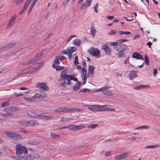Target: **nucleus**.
I'll return each instance as SVG.
<instances>
[{
	"mask_svg": "<svg viewBox=\"0 0 160 160\" xmlns=\"http://www.w3.org/2000/svg\"><path fill=\"white\" fill-rule=\"evenodd\" d=\"M9 103L8 102H4L3 103H2L1 105V106L3 108L5 106L8 107L9 106Z\"/></svg>",
	"mask_w": 160,
	"mask_h": 160,
	"instance_id": "nucleus-51",
	"label": "nucleus"
},
{
	"mask_svg": "<svg viewBox=\"0 0 160 160\" xmlns=\"http://www.w3.org/2000/svg\"><path fill=\"white\" fill-rule=\"evenodd\" d=\"M75 49V47H70L69 49L68 50V52H69L70 53H72L75 52L74 49Z\"/></svg>",
	"mask_w": 160,
	"mask_h": 160,
	"instance_id": "nucleus-48",
	"label": "nucleus"
},
{
	"mask_svg": "<svg viewBox=\"0 0 160 160\" xmlns=\"http://www.w3.org/2000/svg\"><path fill=\"white\" fill-rule=\"evenodd\" d=\"M39 114L34 113L33 112H31L28 113V115L29 117L33 118L38 119Z\"/></svg>",
	"mask_w": 160,
	"mask_h": 160,
	"instance_id": "nucleus-23",
	"label": "nucleus"
},
{
	"mask_svg": "<svg viewBox=\"0 0 160 160\" xmlns=\"http://www.w3.org/2000/svg\"><path fill=\"white\" fill-rule=\"evenodd\" d=\"M37 71L36 69H35V68L34 67H33L32 68L30 69L28 72H23L21 75L25 74L26 75H27L28 74H32L33 73Z\"/></svg>",
	"mask_w": 160,
	"mask_h": 160,
	"instance_id": "nucleus-20",
	"label": "nucleus"
},
{
	"mask_svg": "<svg viewBox=\"0 0 160 160\" xmlns=\"http://www.w3.org/2000/svg\"><path fill=\"white\" fill-rule=\"evenodd\" d=\"M144 58L145 62L146 63V64L147 65H149V60L148 57L146 55H145L144 56Z\"/></svg>",
	"mask_w": 160,
	"mask_h": 160,
	"instance_id": "nucleus-45",
	"label": "nucleus"
},
{
	"mask_svg": "<svg viewBox=\"0 0 160 160\" xmlns=\"http://www.w3.org/2000/svg\"><path fill=\"white\" fill-rule=\"evenodd\" d=\"M18 108L17 107H12L8 108V110L12 112H15L18 109Z\"/></svg>",
	"mask_w": 160,
	"mask_h": 160,
	"instance_id": "nucleus-27",
	"label": "nucleus"
},
{
	"mask_svg": "<svg viewBox=\"0 0 160 160\" xmlns=\"http://www.w3.org/2000/svg\"><path fill=\"white\" fill-rule=\"evenodd\" d=\"M16 156L15 159L17 160H25L28 151L26 147L21 143L17 144L16 146Z\"/></svg>",
	"mask_w": 160,
	"mask_h": 160,
	"instance_id": "nucleus-1",
	"label": "nucleus"
},
{
	"mask_svg": "<svg viewBox=\"0 0 160 160\" xmlns=\"http://www.w3.org/2000/svg\"><path fill=\"white\" fill-rule=\"evenodd\" d=\"M43 62H41L40 63H39V64L36 66H34L36 69L37 71L41 67H42L43 65Z\"/></svg>",
	"mask_w": 160,
	"mask_h": 160,
	"instance_id": "nucleus-32",
	"label": "nucleus"
},
{
	"mask_svg": "<svg viewBox=\"0 0 160 160\" xmlns=\"http://www.w3.org/2000/svg\"><path fill=\"white\" fill-rule=\"evenodd\" d=\"M31 1L30 0H27L26 2L25 3L24 6L23 8L26 9L28 7L29 5L30 4L31 2Z\"/></svg>",
	"mask_w": 160,
	"mask_h": 160,
	"instance_id": "nucleus-33",
	"label": "nucleus"
},
{
	"mask_svg": "<svg viewBox=\"0 0 160 160\" xmlns=\"http://www.w3.org/2000/svg\"><path fill=\"white\" fill-rule=\"evenodd\" d=\"M24 0H14V2L17 5H20L23 1Z\"/></svg>",
	"mask_w": 160,
	"mask_h": 160,
	"instance_id": "nucleus-41",
	"label": "nucleus"
},
{
	"mask_svg": "<svg viewBox=\"0 0 160 160\" xmlns=\"http://www.w3.org/2000/svg\"><path fill=\"white\" fill-rule=\"evenodd\" d=\"M115 158L116 160H121L122 159L120 155L115 156Z\"/></svg>",
	"mask_w": 160,
	"mask_h": 160,
	"instance_id": "nucleus-59",
	"label": "nucleus"
},
{
	"mask_svg": "<svg viewBox=\"0 0 160 160\" xmlns=\"http://www.w3.org/2000/svg\"><path fill=\"white\" fill-rule=\"evenodd\" d=\"M81 42V41L78 38H76L73 41V43L78 47L80 46Z\"/></svg>",
	"mask_w": 160,
	"mask_h": 160,
	"instance_id": "nucleus-26",
	"label": "nucleus"
},
{
	"mask_svg": "<svg viewBox=\"0 0 160 160\" xmlns=\"http://www.w3.org/2000/svg\"><path fill=\"white\" fill-rule=\"evenodd\" d=\"M78 63V56H76L75 58V60L74 61V64L75 65H76Z\"/></svg>",
	"mask_w": 160,
	"mask_h": 160,
	"instance_id": "nucleus-55",
	"label": "nucleus"
},
{
	"mask_svg": "<svg viewBox=\"0 0 160 160\" xmlns=\"http://www.w3.org/2000/svg\"><path fill=\"white\" fill-rule=\"evenodd\" d=\"M116 32L115 31H114L113 30H111L109 33H108L109 35H117L116 34Z\"/></svg>",
	"mask_w": 160,
	"mask_h": 160,
	"instance_id": "nucleus-53",
	"label": "nucleus"
},
{
	"mask_svg": "<svg viewBox=\"0 0 160 160\" xmlns=\"http://www.w3.org/2000/svg\"><path fill=\"white\" fill-rule=\"evenodd\" d=\"M92 2V0H86L84 3L81 6V9L84 10L86 8H88L91 5Z\"/></svg>",
	"mask_w": 160,
	"mask_h": 160,
	"instance_id": "nucleus-14",
	"label": "nucleus"
},
{
	"mask_svg": "<svg viewBox=\"0 0 160 160\" xmlns=\"http://www.w3.org/2000/svg\"><path fill=\"white\" fill-rule=\"evenodd\" d=\"M113 48L116 51L118 52V53H117V55L118 57L120 58L124 56V51L128 49L125 45L122 44H118V45L117 46V47H113Z\"/></svg>",
	"mask_w": 160,
	"mask_h": 160,
	"instance_id": "nucleus-4",
	"label": "nucleus"
},
{
	"mask_svg": "<svg viewBox=\"0 0 160 160\" xmlns=\"http://www.w3.org/2000/svg\"><path fill=\"white\" fill-rule=\"evenodd\" d=\"M46 85V83L43 82H38L37 84L36 87L44 90H48L49 89V87Z\"/></svg>",
	"mask_w": 160,
	"mask_h": 160,
	"instance_id": "nucleus-11",
	"label": "nucleus"
},
{
	"mask_svg": "<svg viewBox=\"0 0 160 160\" xmlns=\"http://www.w3.org/2000/svg\"><path fill=\"white\" fill-rule=\"evenodd\" d=\"M60 56H56L55 58L53 63L52 65V67L53 68H55V65L56 64L58 65L60 63Z\"/></svg>",
	"mask_w": 160,
	"mask_h": 160,
	"instance_id": "nucleus-22",
	"label": "nucleus"
},
{
	"mask_svg": "<svg viewBox=\"0 0 160 160\" xmlns=\"http://www.w3.org/2000/svg\"><path fill=\"white\" fill-rule=\"evenodd\" d=\"M55 69L57 71H61L64 68V67H61L59 66L56 65V66L55 65Z\"/></svg>",
	"mask_w": 160,
	"mask_h": 160,
	"instance_id": "nucleus-42",
	"label": "nucleus"
},
{
	"mask_svg": "<svg viewBox=\"0 0 160 160\" xmlns=\"http://www.w3.org/2000/svg\"><path fill=\"white\" fill-rule=\"evenodd\" d=\"M86 71L84 67H82V69L81 76H86Z\"/></svg>",
	"mask_w": 160,
	"mask_h": 160,
	"instance_id": "nucleus-39",
	"label": "nucleus"
},
{
	"mask_svg": "<svg viewBox=\"0 0 160 160\" xmlns=\"http://www.w3.org/2000/svg\"><path fill=\"white\" fill-rule=\"evenodd\" d=\"M149 128V127L147 125H145V126H141L138 128H137V129H143V128L148 129V128Z\"/></svg>",
	"mask_w": 160,
	"mask_h": 160,
	"instance_id": "nucleus-54",
	"label": "nucleus"
},
{
	"mask_svg": "<svg viewBox=\"0 0 160 160\" xmlns=\"http://www.w3.org/2000/svg\"><path fill=\"white\" fill-rule=\"evenodd\" d=\"M77 37V36L76 35H72L71 36H70V38H69L68 40H67L68 42H69L71 40V39L72 38H74V37Z\"/></svg>",
	"mask_w": 160,
	"mask_h": 160,
	"instance_id": "nucleus-61",
	"label": "nucleus"
},
{
	"mask_svg": "<svg viewBox=\"0 0 160 160\" xmlns=\"http://www.w3.org/2000/svg\"><path fill=\"white\" fill-rule=\"evenodd\" d=\"M50 118V116L48 115H45L44 114H39L38 119H42L45 120H49Z\"/></svg>",
	"mask_w": 160,
	"mask_h": 160,
	"instance_id": "nucleus-19",
	"label": "nucleus"
},
{
	"mask_svg": "<svg viewBox=\"0 0 160 160\" xmlns=\"http://www.w3.org/2000/svg\"><path fill=\"white\" fill-rule=\"evenodd\" d=\"M132 57L133 58H136L137 59H141L142 60L144 59L142 55L138 52L133 53L132 55Z\"/></svg>",
	"mask_w": 160,
	"mask_h": 160,
	"instance_id": "nucleus-17",
	"label": "nucleus"
},
{
	"mask_svg": "<svg viewBox=\"0 0 160 160\" xmlns=\"http://www.w3.org/2000/svg\"><path fill=\"white\" fill-rule=\"evenodd\" d=\"M103 94L109 96H112L113 95V93L112 92H111L110 91L108 90L105 91L104 92Z\"/></svg>",
	"mask_w": 160,
	"mask_h": 160,
	"instance_id": "nucleus-34",
	"label": "nucleus"
},
{
	"mask_svg": "<svg viewBox=\"0 0 160 160\" xmlns=\"http://www.w3.org/2000/svg\"><path fill=\"white\" fill-rule=\"evenodd\" d=\"M98 4L97 3L94 7V8L95 10V12L97 13L98 12L97 8H98Z\"/></svg>",
	"mask_w": 160,
	"mask_h": 160,
	"instance_id": "nucleus-60",
	"label": "nucleus"
},
{
	"mask_svg": "<svg viewBox=\"0 0 160 160\" xmlns=\"http://www.w3.org/2000/svg\"><path fill=\"white\" fill-rule=\"evenodd\" d=\"M129 154L128 152H125L123 153V154L120 155L122 158H125L128 157Z\"/></svg>",
	"mask_w": 160,
	"mask_h": 160,
	"instance_id": "nucleus-46",
	"label": "nucleus"
},
{
	"mask_svg": "<svg viewBox=\"0 0 160 160\" xmlns=\"http://www.w3.org/2000/svg\"><path fill=\"white\" fill-rule=\"evenodd\" d=\"M129 76L130 80H133L137 77L136 72L133 70L131 71L130 72L129 74Z\"/></svg>",
	"mask_w": 160,
	"mask_h": 160,
	"instance_id": "nucleus-18",
	"label": "nucleus"
},
{
	"mask_svg": "<svg viewBox=\"0 0 160 160\" xmlns=\"http://www.w3.org/2000/svg\"><path fill=\"white\" fill-rule=\"evenodd\" d=\"M90 32L91 36L93 38H94L96 34L97 31L94 26L92 25H91Z\"/></svg>",
	"mask_w": 160,
	"mask_h": 160,
	"instance_id": "nucleus-21",
	"label": "nucleus"
},
{
	"mask_svg": "<svg viewBox=\"0 0 160 160\" xmlns=\"http://www.w3.org/2000/svg\"><path fill=\"white\" fill-rule=\"evenodd\" d=\"M102 49L105 51L106 53L108 55H111V50L110 48L106 45L104 44L102 45Z\"/></svg>",
	"mask_w": 160,
	"mask_h": 160,
	"instance_id": "nucleus-16",
	"label": "nucleus"
},
{
	"mask_svg": "<svg viewBox=\"0 0 160 160\" xmlns=\"http://www.w3.org/2000/svg\"><path fill=\"white\" fill-rule=\"evenodd\" d=\"M76 84L74 85L73 88V91H76L78 90L81 86V83L79 81H77Z\"/></svg>",
	"mask_w": 160,
	"mask_h": 160,
	"instance_id": "nucleus-24",
	"label": "nucleus"
},
{
	"mask_svg": "<svg viewBox=\"0 0 160 160\" xmlns=\"http://www.w3.org/2000/svg\"><path fill=\"white\" fill-rule=\"evenodd\" d=\"M16 44V42H12L8 43L6 46L2 47L0 49V52L3 50H5L7 49H10L14 47Z\"/></svg>",
	"mask_w": 160,
	"mask_h": 160,
	"instance_id": "nucleus-12",
	"label": "nucleus"
},
{
	"mask_svg": "<svg viewBox=\"0 0 160 160\" xmlns=\"http://www.w3.org/2000/svg\"><path fill=\"white\" fill-rule=\"evenodd\" d=\"M98 126V124H92L88 126V128L89 129H92L93 128H95L97 127Z\"/></svg>",
	"mask_w": 160,
	"mask_h": 160,
	"instance_id": "nucleus-47",
	"label": "nucleus"
},
{
	"mask_svg": "<svg viewBox=\"0 0 160 160\" xmlns=\"http://www.w3.org/2000/svg\"><path fill=\"white\" fill-rule=\"evenodd\" d=\"M17 17V16L15 14L12 15L10 17L8 20L6 27V28L7 29L10 28L12 27L14 25L16 22Z\"/></svg>",
	"mask_w": 160,
	"mask_h": 160,
	"instance_id": "nucleus-9",
	"label": "nucleus"
},
{
	"mask_svg": "<svg viewBox=\"0 0 160 160\" xmlns=\"http://www.w3.org/2000/svg\"><path fill=\"white\" fill-rule=\"evenodd\" d=\"M68 128L72 130L76 131V125H70L68 126Z\"/></svg>",
	"mask_w": 160,
	"mask_h": 160,
	"instance_id": "nucleus-38",
	"label": "nucleus"
},
{
	"mask_svg": "<svg viewBox=\"0 0 160 160\" xmlns=\"http://www.w3.org/2000/svg\"><path fill=\"white\" fill-rule=\"evenodd\" d=\"M40 95H39V93H36L33 97L34 98H40Z\"/></svg>",
	"mask_w": 160,
	"mask_h": 160,
	"instance_id": "nucleus-64",
	"label": "nucleus"
},
{
	"mask_svg": "<svg viewBox=\"0 0 160 160\" xmlns=\"http://www.w3.org/2000/svg\"><path fill=\"white\" fill-rule=\"evenodd\" d=\"M70 1L69 0H62V4L63 6H65L67 5L68 3V2Z\"/></svg>",
	"mask_w": 160,
	"mask_h": 160,
	"instance_id": "nucleus-56",
	"label": "nucleus"
},
{
	"mask_svg": "<svg viewBox=\"0 0 160 160\" xmlns=\"http://www.w3.org/2000/svg\"><path fill=\"white\" fill-rule=\"evenodd\" d=\"M24 99L26 100V101L28 102H33L35 101V99L33 97L31 98H25Z\"/></svg>",
	"mask_w": 160,
	"mask_h": 160,
	"instance_id": "nucleus-35",
	"label": "nucleus"
},
{
	"mask_svg": "<svg viewBox=\"0 0 160 160\" xmlns=\"http://www.w3.org/2000/svg\"><path fill=\"white\" fill-rule=\"evenodd\" d=\"M112 151L107 152L105 153V156L107 157L110 156L112 155Z\"/></svg>",
	"mask_w": 160,
	"mask_h": 160,
	"instance_id": "nucleus-58",
	"label": "nucleus"
},
{
	"mask_svg": "<svg viewBox=\"0 0 160 160\" xmlns=\"http://www.w3.org/2000/svg\"><path fill=\"white\" fill-rule=\"evenodd\" d=\"M56 112H70L69 108L67 107H64L59 108L54 110Z\"/></svg>",
	"mask_w": 160,
	"mask_h": 160,
	"instance_id": "nucleus-15",
	"label": "nucleus"
},
{
	"mask_svg": "<svg viewBox=\"0 0 160 160\" xmlns=\"http://www.w3.org/2000/svg\"><path fill=\"white\" fill-rule=\"evenodd\" d=\"M70 110V112L71 111H73V112H81L82 111V109L77 108H69Z\"/></svg>",
	"mask_w": 160,
	"mask_h": 160,
	"instance_id": "nucleus-30",
	"label": "nucleus"
},
{
	"mask_svg": "<svg viewBox=\"0 0 160 160\" xmlns=\"http://www.w3.org/2000/svg\"><path fill=\"white\" fill-rule=\"evenodd\" d=\"M118 42H110V44L112 46H114V47H116L118 45Z\"/></svg>",
	"mask_w": 160,
	"mask_h": 160,
	"instance_id": "nucleus-52",
	"label": "nucleus"
},
{
	"mask_svg": "<svg viewBox=\"0 0 160 160\" xmlns=\"http://www.w3.org/2000/svg\"><path fill=\"white\" fill-rule=\"evenodd\" d=\"M39 95H40V98H44L47 96L46 93L43 92H42L39 93Z\"/></svg>",
	"mask_w": 160,
	"mask_h": 160,
	"instance_id": "nucleus-43",
	"label": "nucleus"
},
{
	"mask_svg": "<svg viewBox=\"0 0 160 160\" xmlns=\"http://www.w3.org/2000/svg\"><path fill=\"white\" fill-rule=\"evenodd\" d=\"M29 92L28 91V92H25L24 93H22L21 92L19 93H17V92H15L14 93V95L16 97H18L21 96H23V94H27Z\"/></svg>",
	"mask_w": 160,
	"mask_h": 160,
	"instance_id": "nucleus-29",
	"label": "nucleus"
},
{
	"mask_svg": "<svg viewBox=\"0 0 160 160\" xmlns=\"http://www.w3.org/2000/svg\"><path fill=\"white\" fill-rule=\"evenodd\" d=\"M90 53L95 58H98L100 57V51L98 49L91 48L89 50Z\"/></svg>",
	"mask_w": 160,
	"mask_h": 160,
	"instance_id": "nucleus-10",
	"label": "nucleus"
},
{
	"mask_svg": "<svg viewBox=\"0 0 160 160\" xmlns=\"http://www.w3.org/2000/svg\"><path fill=\"white\" fill-rule=\"evenodd\" d=\"M29 150H30L32 152L30 154L27 155L26 158H25V160H32L33 159L38 158L40 155L37 153H36L34 152V150L31 148H29Z\"/></svg>",
	"mask_w": 160,
	"mask_h": 160,
	"instance_id": "nucleus-8",
	"label": "nucleus"
},
{
	"mask_svg": "<svg viewBox=\"0 0 160 160\" xmlns=\"http://www.w3.org/2000/svg\"><path fill=\"white\" fill-rule=\"evenodd\" d=\"M159 146V145L156 144V145H152L149 146H147L145 148H156Z\"/></svg>",
	"mask_w": 160,
	"mask_h": 160,
	"instance_id": "nucleus-28",
	"label": "nucleus"
},
{
	"mask_svg": "<svg viewBox=\"0 0 160 160\" xmlns=\"http://www.w3.org/2000/svg\"><path fill=\"white\" fill-rule=\"evenodd\" d=\"M95 67L92 65L89 66L88 74L90 75H93Z\"/></svg>",
	"mask_w": 160,
	"mask_h": 160,
	"instance_id": "nucleus-25",
	"label": "nucleus"
},
{
	"mask_svg": "<svg viewBox=\"0 0 160 160\" xmlns=\"http://www.w3.org/2000/svg\"><path fill=\"white\" fill-rule=\"evenodd\" d=\"M90 91V90L89 89L87 88H82L81 89L79 92H82L83 93L86 92L87 91L88 92H89Z\"/></svg>",
	"mask_w": 160,
	"mask_h": 160,
	"instance_id": "nucleus-50",
	"label": "nucleus"
},
{
	"mask_svg": "<svg viewBox=\"0 0 160 160\" xmlns=\"http://www.w3.org/2000/svg\"><path fill=\"white\" fill-rule=\"evenodd\" d=\"M85 126L84 125L81 124L79 125H76V130H80L84 128Z\"/></svg>",
	"mask_w": 160,
	"mask_h": 160,
	"instance_id": "nucleus-36",
	"label": "nucleus"
},
{
	"mask_svg": "<svg viewBox=\"0 0 160 160\" xmlns=\"http://www.w3.org/2000/svg\"><path fill=\"white\" fill-rule=\"evenodd\" d=\"M72 118H68L65 117H62L61 118V121L62 122H68L71 120H72Z\"/></svg>",
	"mask_w": 160,
	"mask_h": 160,
	"instance_id": "nucleus-31",
	"label": "nucleus"
},
{
	"mask_svg": "<svg viewBox=\"0 0 160 160\" xmlns=\"http://www.w3.org/2000/svg\"><path fill=\"white\" fill-rule=\"evenodd\" d=\"M51 136L55 139L58 138L60 137L59 135L53 133H51Z\"/></svg>",
	"mask_w": 160,
	"mask_h": 160,
	"instance_id": "nucleus-44",
	"label": "nucleus"
},
{
	"mask_svg": "<svg viewBox=\"0 0 160 160\" xmlns=\"http://www.w3.org/2000/svg\"><path fill=\"white\" fill-rule=\"evenodd\" d=\"M131 33V32H130L125 31L124 32L122 31H120L119 32V34L120 35H122L123 34L128 35Z\"/></svg>",
	"mask_w": 160,
	"mask_h": 160,
	"instance_id": "nucleus-40",
	"label": "nucleus"
},
{
	"mask_svg": "<svg viewBox=\"0 0 160 160\" xmlns=\"http://www.w3.org/2000/svg\"><path fill=\"white\" fill-rule=\"evenodd\" d=\"M140 37V34H136L134 36L133 38V39H136L138 38H139Z\"/></svg>",
	"mask_w": 160,
	"mask_h": 160,
	"instance_id": "nucleus-63",
	"label": "nucleus"
},
{
	"mask_svg": "<svg viewBox=\"0 0 160 160\" xmlns=\"http://www.w3.org/2000/svg\"><path fill=\"white\" fill-rule=\"evenodd\" d=\"M12 114H11L10 113L7 112L5 113H2V117H5V116H8L10 115H11Z\"/></svg>",
	"mask_w": 160,
	"mask_h": 160,
	"instance_id": "nucleus-57",
	"label": "nucleus"
},
{
	"mask_svg": "<svg viewBox=\"0 0 160 160\" xmlns=\"http://www.w3.org/2000/svg\"><path fill=\"white\" fill-rule=\"evenodd\" d=\"M68 69H65L61 72L60 75V79L59 80L60 84L62 86H65L66 85V80L67 78H68L69 76L67 74L68 73Z\"/></svg>",
	"mask_w": 160,
	"mask_h": 160,
	"instance_id": "nucleus-6",
	"label": "nucleus"
},
{
	"mask_svg": "<svg viewBox=\"0 0 160 160\" xmlns=\"http://www.w3.org/2000/svg\"><path fill=\"white\" fill-rule=\"evenodd\" d=\"M5 134L8 137L16 140H21L22 138V137L20 135L9 131L5 132Z\"/></svg>",
	"mask_w": 160,
	"mask_h": 160,
	"instance_id": "nucleus-7",
	"label": "nucleus"
},
{
	"mask_svg": "<svg viewBox=\"0 0 160 160\" xmlns=\"http://www.w3.org/2000/svg\"><path fill=\"white\" fill-rule=\"evenodd\" d=\"M42 56L41 53H37L34 57L30 58L27 61L23 62L19 64L21 66L31 64L35 62L38 60L40 59Z\"/></svg>",
	"mask_w": 160,
	"mask_h": 160,
	"instance_id": "nucleus-3",
	"label": "nucleus"
},
{
	"mask_svg": "<svg viewBox=\"0 0 160 160\" xmlns=\"http://www.w3.org/2000/svg\"><path fill=\"white\" fill-rule=\"evenodd\" d=\"M129 40L127 39L126 38L120 39L118 40L117 41L119 43H121L123 42H124L126 41H128Z\"/></svg>",
	"mask_w": 160,
	"mask_h": 160,
	"instance_id": "nucleus-49",
	"label": "nucleus"
},
{
	"mask_svg": "<svg viewBox=\"0 0 160 160\" xmlns=\"http://www.w3.org/2000/svg\"><path fill=\"white\" fill-rule=\"evenodd\" d=\"M68 76L69 77H68V78H67L66 80L67 82V84L68 85H69L72 84V82L71 81V80L77 81L78 80L77 78L73 75H68Z\"/></svg>",
	"mask_w": 160,
	"mask_h": 160,
	"instance_id": "nucleus-13",
	"label": "nucleus"
},
{
	"mask_svg": "<svg viewBox=\"0 0 160 160\" xmlns=\"http://www.w3.org/2000/svg\"><path fill=\"white\" fill-rule=\"evenodd\" d=\"M148 86L147 85H141L139 86H137L134 87V89H139L141 88H146Z\"/></svg>",
	"mask_w": 160,
	"mask_h": 160,
	"instance_id": "nucleus-37",
	"label": "nucleus"
},
{
	"mask_svg": "<svg viewBox=\"0 0 160 160\" xmlns=\"http://www.w3.org/2000/svg\"><path fill=\"white\" fill-rule=\"evenodd\" d=\"M19 122L20 124L24 127H33L40 125L38 122L36 120H21Z\"/></svg>",
	"mask_w": 160,
	"mask_h": 160,
	"instance_id": "nucleus-5",
	"label": "nucleus"
},
{
	"mask_svg": "<svg viewBox=\"0 0 160 160\" xmlns=\"http://www.w3.org/2000/svg\"><path fill=\"white\" fill-rule=\"evenodd\" d=\"M86 106H88V109L92 111H115V109L113 108H109L106 107L107 105H85Z\"/></svg>",
	"mask_w": 160,
	"mask_h": 160,
	"instance_id": "nucleus-2",
	"label": "nucleus"
},
{
	"mask_svg": "<svg viewBox=\"0 0 160 160\" xmlns=\"http://www.w3.org/2000/svg\"><path fill=\"white\" fill-rule=\"evenodd\" d=\"M107 18L109 20H112L114 18L113 16H107Z\"/></svg>",
	"mask_w": 160,
	"mask_h": 160,
	"instance_id": "nucleus-62",
	"label": "nucleus"
}]
</instances>
